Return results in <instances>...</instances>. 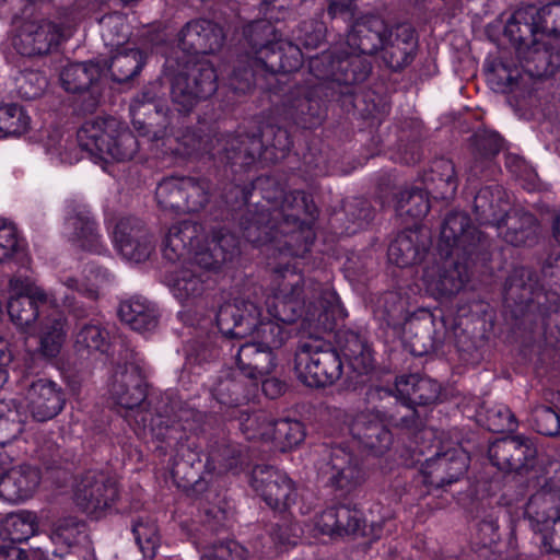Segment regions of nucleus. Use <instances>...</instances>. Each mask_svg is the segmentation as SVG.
Wrapping results in <instances>:
<instances>
[{"label":"nucleus","instance_id":"f257e3e1","mask_svg":"<svg viewBox=\"0 0 560 560\" xmlns=\"http://www.w3.org/2000/svg\"><path fill=\"white\" fill-rule=\"evenodd\" d=\"M273 294L266 301L268 314L275 320H260L258 306L245 300L235 299L223 304L217 315L220 331L231 338L253 339L273 352L289 339L290 334L282 324L302 318L310 327H324L323 317L337 302L336 293L328 287L305 279L301 273L285 267L277 272Z\"/></svg>","mask_w":560,"mask_h":560},{"label":"nucleus","instance_id":"f03ea898","mask_svg":"<svg viewBox=\"0 0 560 560\" xmlns=\"http://www.w3.org/2000/svg\"><path fill=\"white\" fill-rule=\"evenodd\" d=\"M254 188L260 190L262 201L242 220L244 237L257 246L277 243L279 250L300 255L301 250L291 246L300 237L296 230L301 226L299 213L304 203V194L299 190L287 192L271 177L257 178Z\"/></svg>","mask_w":560,"mask_h":560},{"label":"nucleus","instance_id":"7ed1b4c3","mask_svg":"<svg viewBox=\"0 0 560 560\" xmlns=\"http://www.w3.org/2000/svg\"><path fill=\"white\" fill-rule=\"evenodd\" d=\"M293 0H262L260 12L265 19L253 21L244 27L247 54L252 59V71L234 72L230 80L231 88L240 93L248 91L253 78L259 70L267 72L292 71L300 67L302 52L298 45L282 38L271 20H280L275 11H281L292 4Z\"/></svg>","mask_w":560,"mask_h":560},{"label":"nucleus","instance_id":"20e7f679","mask_svg":"<svg viewBox=\"0 0 560 560\" xmlns=\"http://www.w3.org/2000/svg\"><path fill=\"white\" fill-rule=\"evenodd\" d=\"M388 34V26L383 19L375 15L362 16L351 26L345 44L311 58L310 71L320 80L340 84L362 82L368 78L371 67L359 55H373L382 49Z\"/></svg>","mask_w":560,"mask_h":560},{"label":"nucleus","instance_id":"39448f33","mask_svg":"<svg viewBox=\"0 0 560 560\" xmlns=\"http://www.w3.org/2000/svg\"><path fill=\"white\" fill-rule=\"evenodd\" d=\"M203 228L194 221L186 220L174 224L163 244V256L175 262L185 259L206 276L217 271L237 254V241L234 235L219 233L203 244Z\"/></svg>","mask_w":560,"mask_h":560},{"label":"nucleus","instance_id":"423d86ee","mask_svg":"<svg viewBox=\"0 0 560 560\" xmlns=\"http://www.w3.org/2000/svg\"><path fill=\"white\" fill-rule=\"evenodd\" d=\"M165 70L171 81V97L178 112H190L200 101L211 96L217 85L212 65L205 60L166 56Z\"/></svg>","mask_w":560,"mask_h":560},{"label":"nucleus","instance_id":"0eeeda50","mask_svg":"<svg viewBox=\"0 0 560 560\" xmlns=\"http://www.w3.org/2000/svg\"><path fill=\"white\" fill-rule=\"evenodd\" d=\"M81 152L101 161L131 160L138 151L137 138L115 118H96L85 121L77 133Z\"/></svg>","mask_w":560,"mask_h":560},{"label":"nucleus","instance_id":"6e6552de","mask_svg":"<svg viewBox=\"0 0 560 560\" xmlns=\"http://www.w3.org/2000/svg\"><path fill=\"white\" fill-rule=\"evenodd\" d=\"M295 372L305 385L328 386L342 374L339 353L322 338L310 336L300 341L295 353Z\"/></svg>","mask_w":560,"mask_h":560},{"label":"nucleus","instance_id":"1a4fd4ad","mask_svg":"<svg viewBox=\"0 0 560 560\" xmlns=\"http://www.w3.org/2000/svg\"><path fill=\"white\" fill-rule=\"evenodd\" d=\"M122 359L125 362L117 364L109 385L110 398L128 411L127 418L147 427L149 413L143 408L147 396L143 371L132 351L126 350Z\"/></svg>","mask_w":560,"mask_h":560},{"label":"nucleus","instance_id":"9d476101","mask_svg":"<svg viewBox=\"0 0 560 560\" xmlns=\"http://www.w3.org/2000/svg\"><path fill=\"white\" fill-rule=\"evenodd\" d=\"M362 410L347 419L349 433L363 451L374 456H383L393 444V433L388 423L401 425L399 410Z\"/></svg>","mask_w":560,"mask_h":560},{"label":"nucleus","instance_id":"9b49d317","mask_svg":"<svg viewBox=\"0 0 560 560\" xmlns=\"http://www.w3.org/2000/svg\"><path fill=\"white\" fill-rule=\"evenodd\" d=\"M184 153H208L221 163L245 167L261 154L264 142L259 136L220 135L207 140L185 137Z\"/></svg>","mask_w":560,"mask_h":560},{"label":"nucleus","instance_id":"f8f14e48","mask_svg":"<svg viewBox=\"0 0 560 560\" xmlns=\"http://www.w3.org/2000/svg\"><path fill=\"white\" fill-rule=\"evenodd\" d=\"M463 256L439 252V257L423 267L422 281L427 291L435 298L458 293L469 280L468 267L459 260Z\"/></svg>","mask_w":560,"mask_h":560},{"label":"nucleus","instance_id":"ddd939ff","mask_svg":"<svg viewBox=\"0 0 560 560\" xmlns=\"http://www.w3.org/2000/svg\"><path fill=\"white\" fill-rule=\"evenodd\" d=\"M222 27L205 19L187 22L176 36V47L168 56H179L180 59L196 60L197 55L213 54L221 49L224 43Z\"/></svg>","mask_w":560,"mask_h":560},{"label":"nucleus","instance_id":"4468645a","mask_svg":"<svg viewBox=\"0 0 560 560\" xmlns=\"http://www.w3.org/2000/svg\"><path fill=\"white\" fill-rule=\"evenodd\" d=\"M486 238L472 225L467 213L451 212L441 228L439 252L454 254L463 257H472L483 248Z\"/></svg>","mask_w":560,"mask_h":560},{"label":"nucleus","instance_id":"2eb2a0df","mask_svg":"<svg viewBox=\"0 0 560 560\" xmlns=\"http://www.w3.org/2000/svg\"><path fill=\"white\" fill-rule=\"evenodd\" d=\"M116 482L101 471H86L74 488V501L86 514L98 517L117 499Z\"/></svg>","mask_w":560,"mask_h":560},{"label":"nucleus","instance_id":"dca6fc26","mask_svg":"<svg viewBox=\"0 0 560 560\" xmlns=\"http://www.w3.org/2000/svg\"><path fill=\"white\" fill-rule=\"evenodd\" d=\"M252 486L273 510L285 511L295 501L296 493L292 481L285 474L273 467H255Z\"/></svg>","mask_w":560,"mask_h":560},{"label":"nucleus","instance_id":"f3484780","mask_svg":"<svg viewBox=\"0 0 560 560\" xmlns=\"http://www.w3.org/2000/svg\"><path fill=\"white\" fill-rule=\"evenodd\" d=\"M165 89L160 80L148 84L142 92L132 101L130 105V113L132 116V124L136 129L147 136L151 141L163 140L165 130L159 129L151 131V121H147L148 116L151 119L152 114L156 116H165L168 108L164 105L163 96Z\"/></svg>","mask_w":560,"mask_h":560},{"label":"nucleus","instance_id":"a211bd4d","mask_svg":"<svg viewBox=\"0 0 560 560\" xmlns=\"http://www.w3.org/2000/svg\"><path fill=\"white\" fill-rule=\"evenodd\" d=\"M469 463V456L462 447H454L425 460L421 474L423 482L440 488L462 478Z\"/></svg>","mask_w":560,"mask_h":560},{"label":"nucleus","instance_id":"6ab92c4d","mask_svg":"<svg viewBox=\"0 0 560 560\" xmlns=\"http://www.w3.org/2000/svg\"><path fill=\"white\" fill-rule=\"evenodd\" d=\"M114 240L122 257L135 262L148 259L154 248L152 235L133 218H125L117 223Z\"/></svg>","mask_w":560,"mask_h":560},{"label":"nucleus","instance_id":"aec40b11","mask_svg":"<svg viewBox=\"0 0 560 560\" xmlns=\"http://www.w3.org/2000/svg\"><path fill=\"white\" fill-rule=\"evenodd\" d=\"M0 466V498L11 503L22 502L31 498L40 482V472L36 467L20 465Z\"/></svg>","mask_w":560,"mask_h":560},{"label":"nucleus","instance_id":"412c9836","mask_svg":"<svg viewBox=\"0 0 560 560\" xmlns=\"http://www.w3.org/2000/svg\"><path fill=\"white\" fill-rule=\"evenodd\" d=\"M27 413L38 422L55 418L65 406V395L52 381L39 378L33 382L26 393Z\"/></svg>","mask_w":560,"mask_h":560},{"label":"nucleus","instance_id":"4be33fe9","mask_svg":"<svg viewBox=\"0 0 560 560\" xmlns=\"http://www.w3.org/2000/svg\"><path fill=\"white\" fill-rule=\"evenodd\" d=\"M536 447L530 439L523 435L504 438L489 446L491 463L500 470H518L536 456Z\"/></svg>","mask_w":560,"mask_h":560},{"label":"nucleus","instance_id":"5701e85b","mask_svg":"<svg viewBox=\"0 0 560 560\" xmlns=\"http://www.w3.org/2000/svg\"><path fill=\"white\" fill-rule=\"evenodd\" d=\"M63 233L70 242L82 249L98 252L101 248L95 222L82 205L67 206Z\"/></svg>","mask_w":560,"mask_h":560},{"label":"nucleus","instance_id":"b1692460","mask_svg":"<svg viewBox=\"0 0 560 560\" xmlns=\"http://www.w3.org/2000/svg\"><path fill=\"white\" fill-rule=\"evenodd\" d=\"M235 361L238 371L255 384L276 368L273 352L254 339L240 346Z\"/></svg>","mask_w":560,"mask_h":560},{"label":"nucleus","instance_id":"393cba45","mask_svg":"<svg viewBox=\"0 0 560 560\" xmlns=\"http://www.w3.org/2000/svg\"><path fill=\"white\" fill-rule=\"evenodd\" d=\"M326 472L337 488L347 490L360 485L364 478L359 459L341 445L331 448Z\"/></svg>","mask_w":560,"mask_h":560},{"label":"nucleus","instance_id":"a878e982","mask_svg":"<svg viewBox=\"0 0 560 560\" xmlns=\"http://www.w3.org/2000/svg\"><path fill=\"white\" fill-rule=\"evenodd\" d=\"M85 534V525L75 518L68 517L60 520L54 526L50 535L51 542L57 547L55 549L36 547L33 548V558L35 560H61L68 549L79 542Z\"/></svg>","mask_w":560,"mask_h":560},{"label":"nucleus","instance_id":"bb28decb","mask_svg":"<svg viewBox=\"0 0 560 560\" xmlns=\"http://www.w3.org/2000/svg\"><path fill=\"white\" fill-rule=\"evenodd\" d=\"M37 338V353L46 360L57 358L67 338V319L65 316L55 310L46 315L39 320Z\"/></svg>","mask_w":560,"mask_h":560},{"label":"nucleus","instance_id":"cd10ccee","mask_svg":"<svg viewBox=\"0 0 560 560\" xmlns=\"http://www.w3.org/2000/svg\"><path fill=\"white\" fill-rule=\"evenodd\" d=\"M417 40L412 30L408 26H399L393 34L389 32L382 58L393 70H399L409 65L413 58Z\"/></svg>","mask_w":560,"mask_h":560},{"label":"nucleus","instance_id":"c85d7f7f","mask_svg":"<svg viewBox=\"0 0 560 560\" xmlns=\"http://www.w3.org/2000/svg\"><path fill=\"white\" fill-rule=\"evenodd\" d=\"M513 19L530 34L539 31L560 33V0L552 1L539 9L527 5L517 10Z\"/></svg>","mask_w":560,"mask_h":560},{"label":"nucleus","instance_id":"c756f323","mask_svg":"<svg viewBox=\"0 0 560 560\" xmlns=\"http://www.w3.org/2000/svg\"><path fill=\"white\" fill-rule=\"evenodd\" d=\"M538 231L539 226L533 214L515 209L504 215L499 234L505 242L521 246L534 243Z\"/></svg>","mask_w":560,"mask_h":560},{"label":"nucleus","instance_id":"7c9ffc66","mask_svg":"<svg viewBox=\"0 0 560 560\" xmlns=\"http://www.w3.org/2000/svg\"><path fill=\"white\" fill-rule=\"evenodd\" d=\"M427 245V237L421 232H402L389 245L388 259L401 268L412 266L422 259Z\"/></svg>","mask_w":560,"mask_h":560},{"label":"nucleus","instance_id":"2f4dec72","mask_svg":"<svg viewBox=\"0 0 560 560\" xmlns=\"http://www.w3.org/2000/svg\"><path fill=\"white\" fill-rule=\"evenodd\" d=\"M542 287L529 268H516L509 277L505 285L506 300L526 305L534 302L540 304L539 298Z\"/></svg>","mask_w":560,"mask_h":560},{"label":"nucleus","instance_id":"473e14b6","mask_svg":"<svg viewBox=\"0 0 560 560\" xmlns=\"http://www.w3.org/2000/svg\"><path fill=\"white\" fill-rule=\"evenodd\" d=\"M508 202L502 198V190L499 187H485L478 191L474 201V209L481 224L495 225L502 229V220L509 213Z\"/></svg>","mask_w":560,"mask_h":560},{"label":"nucleus","instance_id":"72a5a7b5","mask_svg":"<svg viewBox=\"0 0 560 560\" xmlns=\"http://www.w3.org/2000/svg\"><path fill=\"white\" fill-rule=\"evenodd\" d=\"M27 418L21 401L13 398L0 400V446L10 444L22 434Z\"/></svg>","mask_w":560,"mask_h":560},{"label":"nucleus","instance_id":"f704fd0d","mask_svg":"<svg viewBox=\"0 0 560 560\" xmlns=\"http://www.w3.org/2000/svg\"><path fill=\"white\" fill-rule=\"evenodd\" d=\"M119 316L132 330L145 332L158 325L154 306L143 298H132L119 306Z\"/></svg>","mask_w":560,"mask_h":560},{"label":"nucleus","instance_id":"c9c22d12","mask_svg":"<svg viewBox=\"0 0 560 560\" xmlns=\"http://www.w3.org/2000/svg\"><path fill=\"white\" fill-rule=\"evenodd\" d=\"M103 71L98 63L92 61L69 63L60 73V82L67 92L82 93L100 79Z\"/></svg>","mask_w":560,"mask_h":560},{"label":"nucleus","instance_id":"e433bc0d","mask_svg":"<svg viewBox=\"0 0 560 560\" xmlns=\"http://www.w3.org/2000/svg\"><path fill=\"white\" fill-rule=\"evenodd\" d=\"M424 189L434 194L435 198H447L457 188L455 166L452 161L439 159L433 162L430 174L423 178Z\"/></svg>","mask_w":560,"mask_h":560},{"label":"nucleus","instance_id":"4c0bfd02","mask_svg":"<svg viewBox=\"0 0 560 560\" xmlns=\"http://www.w3.org/2000/svg\"><path fill=\"white\" fill-rule=\"evenodd\" d=\"M143 65L144 56L140 50L119 47L105 67L114 81L122 83L136 77Z\"/></svg>","mask_w":560,"mask_h":560},{"label":"nucleus","instance_id":"58836bf2","mask_svg":"<svg viewBox=\"0 0 560 560\" xmlns=\"http://www.w3.org/2000/svg\"><path fill=\"white\" fill-rule=\"evenodd\" d=\"M38 529L36 513L20 511L9 514L1 523L0 534L12 542H22L35 535Z\"/></svg>","mask_w":560,"mask_h":560},{"label":"nucleus","instance_id":"ea45409f","mask_svg":"<svg viewBox=\"0 0 560 560\" xmlns=\"http://www.w3.org/2000/svg\"><path fill=\"white\" fill-rule=\"evenodd\" d=\"M208 280L209 276L185 262L179 270L174 272L171 281L174 295L184 301L201 295Z\"/></svg>","mask_w":560,"mask_h":560},{"label":"nucleus","instance_id":"a19ab883","mask_svg":"<svg viewBox=\"0 0 560 560\" xmlns=\"http://www.w3.org/2000/svg\"><path fill=\"white\" fill-rule=\"evenodd\" d=\"M526 514L541 524L560 520V493L557 491L535 493L527 503Z\"/></svg>","mask_w":560,"mask_h":560},{"label":"nucleus","instance_id":"79ce46f5","mask_svg":"<svg viewBox=\"0 0 560 560\" xmlns=\"http://www.w3.org/2000/svg\"><path fill=\"white\" fill-rule=\"evenodd\" d=\"M212 395L223 405H238L248 399L245 386L232 369L221 372L212 387Z\"/></svg>","mask_w":560,"mask_h":560},{"label":"nucleus","instance_id":"37998d69","mask_svg":"<svg viewBox=\"0 0 560 560\" xmlns=\"http://www.w3.org/2000/svg\"><path fill=\"white\" fill-rule=\"evenodd\" d=\"M48 305L42 304L38 299L30 296H11L8 303V313L11 320L24 330L35 323Z\"/></svg>","mask_w":560,"mask_h":560},{"label":"nucleus","instance_id":"c03bdc74","mask_svg":"<svg viewBox=\"0 0 560 560\" xmlns=\"http://www.w3.org/2000/svg\"><path fill=\"white\" fill-rule=\"evenodd\" d=\"M429 194L420 187L401 190L397 196L396 212L400 217L407 215L415 220L425 217L430 209Z\"/></svg>","mask_w":560,"mask_h":560},{"label":"nucleus","instance_id":"a18cd8bd","mask_svg":"<svg viewBox=\"0 0 560 560\" xmlns=\"http://www.w3.org/2000/svg\"><path fill=\"white\" fill-rule=\"evenodd\" d=\"M420 380V375L418 374H409L401 375L396 378L395 396L398 397V402H400V408L405 409V413L399 411V418L401 420V427L412 428L416 427V418L417 412L413 409V398H415V389L416 383Z\"/></svg>","mask_w":560,"mask_h":560},{"label":"nucleus","instance_id":"49530a36","mask_svg":"<svg viewBox=\"0 0 560 560\" xmlns=\"http://www.w3.org/2000/svg\"><path fill=\"white\" fill-rule=\"evenodd\" d=\"M155 199L162 210L184 213V177H168L160 182Z\"/></svg>","mask_w":560,"mask_h":560},{"label":"nucleus","instance_id":"de8ad7c7","mask_svg":"<svg viewBox=\"0 0 560 560\" xmlns=\"http://www.w3.org/2000/svg\"><path fill=\"white\" fill-rule=\"evenodd\" d=\"M304 436L303 424L298 420L281 419L271 422L270 441L282 452L299 445Z\"/></svg>","mask_w":560,"mask_h":560},{"label":"nucleus","instance_id":"09e8293b","mask_svg":"<svg viewBox=\"0 0 560 560\" xmlns=\"http://www.w3.org/2000/svg\"><path fill=\"white\" fill-rule=\"evenodd\" d=\"M212 194L210 180L203 177H184V213L198 212L209 202Z\"/></svg>","mask_w":560,"mask_h":560},{"label":"nucleus","instance_id":"8fccbe9b","mask_svg":"<svg viewBox=\"0 0 560 560\" xmlns=\"http://www.w3.org/2000/svg\"><path fill=\"white\" fill-rule=\"evenodd\" d=\"M132 534L144 557L155 556L160 544V535L155 522L148 516H140L132 523Z\"/></svg>","mask_w":560,"mask_h":560},{"label":"nucleus","instance_id":"3c124183","mask_svg":"<svg viewBox=\"0 0 560 560\" xmlns=\"http://www.w3.org/2000/svg\"><path fill=\"white\" fill-rule=\"evenodd\" d=\"M30 116L18 104L0 106V137L20 136L30 127Z\"/></svg>","mask_w":560,"mask_h":560},{"label":"nucleus","instance_id":"603ef678","mask_svg":"<svg viewBox=\"0 0 560 560\" xmlns=\"http://www.w3.org/2000/svg\"><path fill=\"white\" fill-rule=\"evenodd\" d=\"M100 23L105 45L112 48L122 47L129 35V26L125 16L117 12L110 13L103 16Z\"/></svg>","mask_w":560,"mask_h":560},{"label":"nucleus","instance_id":"864d4df0","mask_svg":"<svg viewBox=\"0 0 560 560\" xmlns=\"http://www.w3.org/2000/svg\"><path fill=\"white\" fill-rule=\"evenodd\" d=\"M108 332L98 324H84L75 334V348L81 350L106 351Z\"/></svg>","mask_w":560,"mask_h":560},{"label":"nucleus","instance_id":"5fc2aeb1","mask_svg":"<svg viewBox=\"0 0 560 560\" xmlns=\"http://www.w3.org/2000/svg\"><path fill=\"white\" fill-rule=\"evenodd\" d=\"M240 456L241 450L237 445L228 441H221L217 445L211 446L208 465L220 472L226 471L237 466Z\"/></svg>","mask_w":560,"mask_h":560},{"label":"nucleus","instance_id":"6e6d98bb","mask_svg":"<svg viewBox=\"0 0 560 560\" xmlns=\"http://www.w3.org/2000/svg\"><path fill=\"white\" fill-rule=\"evenodd\" d=\"M345 357L359 373H365L373 365V359L368 346L355 335H350L343 347Z\"/></svg>","mask_w":560,"mask_h":560},{"label":"nucleus","instance_id":"4d7b16f0","mask_svg":"<svg viewBox=\"0 0 560 560\" xmlns=\"http://www.w3.org/2000/svg\"><path fill=\"white\" fill-rule=\"evenodd\" d=\"M18 93L25 100L39 97L47 88L46 77L35 70H26L15 78Z\"/></svg>","mask_w":560,"mask_h":560},{"label":"nucleus","instance_id":"13d9d810","mask_svg":"<svg viewBox=\"0 0 560 560\" xmlns=\"http://www.w3.org/2000/svg\"><path fill=\"white\" fill-rule=\"evenodd\" d=\"M475 148L477 153L469 171L471 174L477 175L482 170V166L478 165L479 159L486 161L497 154L502 148V140L495 132L477 133L475 135Z\"/></svg>","mask_w":560,"mask_h":560},{"label":"nucleus","instance_id":"bf43d9fd","mask_svg":"<svg viewBox=\"0 0 560 560\" xmlns=\"http://www.w3.org/2000/svg\"><path fill=\"white\" fill-rule=\"evenodd\" d=\"M272 419L265 412H256L241 420V429L248 440L270 441Z\"/></svg>","mask_w":560,"mask_h":560},{"label":"nucleus","instance_id":"052dcab7","mask_svg":"<svg viewBox=\"0 0 560 560\" xmlns=\"http://www.w3.org/2000/svg\"><path fill=\"white\" fill-rule=\"evenodd\" d=\"M248 551L235 540L208 546L201 553V560H246Z\"/></svg>","mask_w":560,"mask_h":560},{"label":"nucleus","instance_id":"680f3d73","mask_svg":"<svg viewBox=\"0 0 560 560\" xmlns=\"http://www.w3.org/2000/svg\"><path fill=\"white\" fill-rule=\"evenodd\" d=\"M532 421L538 433L548 436L560 435V416L552 408L536 406L532 410Z\"/></svg>","mask_w":560,"mask_h":560},{"label":"nucleus","instance_id":"e2e57ef3","mask_svg":"<svg viewBox=\"0 0 560 560\" xmlns=\"http://www.w3.org/2000/svg\"><path fill=\"white\" fill-rule=\"evenodd\" d=\"M337 536L361 533L366 535L365 527L362 526L363 517L361 511L347 505L337 506Z\"/></svg>","mask_w":560,"mask_h":560},{"label":"nucleus","instance_id":"0e129e2a","mask_svg":"<svg viewBox=\"0 0 560 560\" xmlns=\"http://www.w3.org/2000/svg\"><path fill=\"white\" fill-rule=\"evenodd\" d=\"M10 288L13 296H30L38 299L42 304L57 305V298L52 293L44 291L42 288L32 283L28 279L13 278L10 280Z\"/></svg>","mask_w":560,"mask_h":560},{"label":"nucleus","instance_id":"69168bd1","mask_svg":"<svg viewBox=\"0 0 560 560\" xmlns=\"http://www.w3.org/2000/svg\"><path fill=\"white\" fill-rule=\"evenodd\" d=\"M488 429L494 432L512 431L516 428V420L512 411L504 405L498 404L486 411Z\"/></svg>","mask_w":560,"mask_h":560},{"label":"nucleus","instance_id":"338daca9","mask_svg":"<svg viewBox=\"0 0 560 560\" xmlns=\"http://www.w3.org/2000/svg\"><path fill=\"white\" fill-rule=\"evenodd\" d=\"M20 249L16 228L11 222L0 219V262L8 261Z\"/></svg>","mask_w":560,"mask_h":560},{"label":"nucleus","instance_id":"774afa93","mask_svg":"<svg viewBox=\"0 0 560 560\" xmlns=\"http://www.w3.org/2000/svg\"><path fill=\"white\" fill-rule=\"evenodd\" d=\"M365 401L371 405V408L365 410H384L382 406H385L387 410H392L389 405L398 402V397L389 389L383 386H372L365 393Z\"/></svg>","mask_w":560,"mask_h":560}]
</instances>
